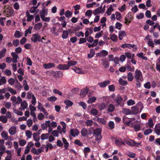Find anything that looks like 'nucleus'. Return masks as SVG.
I'll return each mask as SVG.
<instances>
[{"label":"nucleus","mask_w":160,"mask_h":160,"mask_svg":"<svg viewBox=\"0 0 160 160\" xmlns=\"http://www.w3.org/2000/svg\"><path fill=\"white\" fill-rule=\"evenodd\" d=\"M31 40L34 43L37 42H42L44 43H48V42L43 41L41 40V38L38 33H35L32 35V37L31 38Z\"/></svg>","instance_id":"1"},{"label":"nucleus","mask_w":160,"mask_h":160,"mask_svg":"<svg viewBox=\"0 0 160 160\" xmlns=\"http://www.w3.org/2000/svg\"><path fill=\"white\" fill-rule=\"evenodd\" d=\"M102 129L98 128L93 131L94 134L96 135V139L97 140H100L102 138L101 135Z\"/></svg>","instance_id":"2"},{"label":"nucleus","mask_w":160,"mask_h":160,"mask_svg":"<svg viewBox=\"0 0 160 160\" xmlns=\"http://www.w3.org/2000/svg\"><path fill=\"white\" fill-rule=\"evenodd\" d=\"M135 78L136 80H142V74L140 70L137 69L135 71Z\"/></svg>","instance_id":"3"},{"label":"nucleus","mask_w":160,"mask_h":160,"mask_svg":"<svg viewBox=\"0 0 160 160\" xmlns=\"http://www.w3.org/2000/svg\"><path fill=\"white\" fill-rule=\"evenodd\" d=\"M51 72L53 74V76L55 78H61L63 75V72L61 71H51Z\"/></svg>","instance_id":"4"},{"label":"nucleus","mask_w":160,"mask_h":160,"mask_svg":"<svg viewBox=\"0 0 160 160\" xmlns=\"http://www.w3.org/2000/svg\"><path fill=\"white\" fill-rule=\"evenodd\" d=\"M114 100L117 102V105L118 106L120 105L122 103L123 98L120 95L118 94L114 99Z\"/></svg>","instance_id":"5"},{"label":"nucleus","mask_w":160,"mask_h":160,"mask_svg":"<svg viewBox=\"0 0 160 160\" xmlns=\"http://www.w3.org/2000/svg\"><path fill=\"white\" fill-rule=\"evenodd\" d=\"M56 68L60 70H67L69 69V66L65 64H59Z\"/></svg>","instance_id":"6"},{"label":"nucleus","mask_w":160,"mask_h":160,"mask_svg":"<svg viewBox=\"0 0 160 160\" xmlns=\"http://www.w3.org/2000/svg\"><path fill=\"white\" fill-rule=\"evenodd\" d=\"M101 64L106 69L108 68L109 67V61L107 60L106 58L102 59L101 60Z\"/></svg>","instance_id":"7"},{"label":"nucleus","mask_w":160,"mask_h":160,"mask_svg":"<svg viewBox=\"0 0 160 160\" xmlns=\"http://www.w3.org/2000/svg\"><path fill=\"white\" fill-rule=\"evenodd\" d=\"M70 133L71 136L75 137L78 135L79 132L77 129H72L70 130Z\"/></svg>","instance_id":"8"},{"label":"nucleus","mask_w":160,"mask_h":160,"mask_svg":"<svg viewBox=\"0 0 160 160\" xmlns=\"http://www.w3.org/2000/svg\"><path fill=\"white\" fill-rule=\"evenodd\" d=\"M127 144L131 146H134L138 147L140 145V143L136 142L133 140H130L129 141H128L127 142Z\"/></svg>","instance_id":"9"},{"label":"nucleus","mask_w":160,"mask_h":160,"mask_svg":"<svg viewBox=\"0 0 160 160\" xmlns=\"http://www.w3.org/2000/svg\"><path fill=\"white\" fill-rule=\"evenodd\" d=\"M55 65L54 63H48L43 64V67L46 69H48L52 68L55 67Z\"/></svg>","instance_id":"10"},{"label":"nucleus","mask_w":160,"mask_h":160,"mask_svg":"<svg viewBox=\"0 0 160 160\" xmlns=\"http://www.w3.org/2000/svg\"><path fill=\"white\" fill-rule=\"evenodd\" d=\"M89 91V89L88 88L82 89L80 92V95L82 97H85L88 93Z\"/></svg>","instance_id":"11"},{"label":"nucleus","mask_w":160,"mask_h":160,"mask_svg":"<svg viewBox=\"0 0 160 160\" xmlns=\"http://www.w3.org/2000/svg\"><path fill=\"white\" fill-rule=\"evenodd\" d=\"M110 82L109 80L105 81L102 82H98V84L100 86V87L104 88L109 84Z\"/></svg>","instance_id":"12"},{"label":"nucleus","mask_w":160,"mask_h":160,"mask_svg":"<svg viewBox=\"0 0 160 160\" xmlns=\"http://www.w3.org/2000/svg\"><path fill=\"white\" fill-rule=\"evenodd\" d=\"M154 131L157 135H160V123H158L156 125L154 128Z\"/></svg>","instance_id":"13"},{"label":"nucleus","mask_w":160,"mask_h":160,"mask_svg":"<svg viewBox=\"0 0 160 160\" xmlns=\"http://www.w3.org/2000/svg\"><path fill=\"white\" fill-rule=\"evenodd\" d=\"M97 118V121L98 123L102 125H105L106 124V121L103 118H101L98 117H95Z\"/></svg>","instance_id":"14"},{"label":"nucleus","mask_w":160,"mask_h":160,"mask_svg":"<svg viewBox=\"0 0 160 160\" xmlns=\"http://www.w3.org/2000/svg\"><path fill=\"white\" fill-rule=\"evenodd\" d=\"M65 18L64 16L61 17L58 19L59 21H61L63 23H61V25L63 28H65L67 22L65 21Z\"/></svg>","instance_id":"15"},{"label":"nucleus","mask_w":160,"mask_h":160,"mask_svg":"<svg viewBox=\"0 0 160 160\" xmlns=\"http://www.w3.org/2000/svg\"><path fill=\"white\" fill-rule=\"evenodd\" d=\"M21 107L19 109L22 111L27 108L28 104L26 101H24L21 103Z\"/></svg>","instance_id":"16"},{"label":"nucleus","mask_w":160,"mask_h":160,"mask_svg":"<svg viewBox=\"0 0 160 160\" xmlns=\"http://www.w3.org/2000/svg\"><path fill=\"white\" fill-rule=\"evenodd\" d=\"M102 6H100V7L98 8L97 9H95L93 11V13L94 15H96L98 14H99L101 12H102Z\"/></svg>","instance_id":"17"},{"label":"nucleus","mask_w":160,"mask_h":160,"mask_svg":"<svg viewBox=\"0 0 160 160\" xmlns=\"http://www.w3.org/2000/svg\"><path fill=\"white\" fill-rule=\"evenodd\" d=\"M115 109V106L112 104H109L108 106L107 111L108 112H112Z\"/></svg>","instance_id":"18"},{"label":"nucleus","mask_w":160,"mask_h":160,"mask_svg":"<svg viewBox=\"0 0 160 160\" xmlns=\"http://www.w3.org/2000/svg\"><path fill=\"white\" fill-rule=\"evenodd\" d=\"M16 127L13 126L10 128L9 130V132L11 135L15 134L16 132Z\"/></svg>","instance_id":"19"},{"label":"nucleus","mask_w":160,"mask_h":160,"mask_svg":"<svg viewBox=\"0 0 160 160\" xmlns=\"http://www.w3.org/2000/svg\"><path fill=\"white\" fill-rule=\"evenodd\" d=\"M11 54L13 59V60L12 61L13 62L15 63L17 62V58H18V55L14 52L12 53Z\"/></svg>","instance_id":"20"},{"label":"nucleus","mask_w":160,"mask_h":160,"mask_svg":"<svg viewBox=\"0 0 160 160\" xmlns=\"http://www.w3.org/2000/svg\"><path fill=\"white\" fill-rule=\"evenodd\" d=\"M48 9H42V11L40 12V14L41 18H43V16L47 15L48 14Z\"/></svg>","instance_id":"21"},{"label":"nucleus","mask_w":160,"mask_h":160,"mask_svg":"<svg viewBox=\"0 0 160 160\" xmlns=\"http://www.w3.org/2000/svg\"><path fill=\"white\" fill-rule=\"evenodd\" d=\"M132 110L131 111V115H136L137 114L138 112V109L136 107L133 106L131 108Z\"/></svg>","instance_id":"22"},{"label":"nucleus","mask_w":160,"mask_h":160,"mask_svg":"<svg viewBox=\"0 0 160 160\" xmlns=\"http://www.w3.org/2000/svg\"><path fill=\"white\" fill-rule=\"evenodd\" d=\"M95 54V51L93 49H91L90 51V53L88 55V57L89 58L93 57Z\"/></svg>","instance_id":"23"},{"label":"nucleus","mask_w":160,"mask_h":160,"mask_svg":"<svg viewBox=\"0 0 160 160\" xmlns=\"http://www.w3.org/2000/svg\"><path fill=\"white\" fill-rule=\"evenodd\" d=\"M126 34L124 31H119V38L120 40H122L123 37L125 36Z\"/></svg>","instance_id":"24"},{"label":"nucleus","mask_w":160,"mask_h":160,"mask_svg":"<svg viewBox=\"0 0 160 160\" xmlns=\"http://www.w3.org/2000/svg\"><path fill=\"white\" fill-rule=\"evenodd\" d=\"M62 141L63 142V143L64 144V147L65 148V149H67L69 146V144L67 142V140L64 138H62Z\"/></svg>","instance_id":"25"},{"label":"nucleus","mask_w":160,"mask_h":160,"mask_svg":"<svg viewBox=\"0 0 160 160\" xmlns=\"http://www.w3.org/2000/svg\"><path fill=\"white\" fill-rule=\"evenodd\" d=\"M64 103L66 105V108H67L72 106L73 104V103L69 100H65L64 102Z\"/></svg>","instance_id":"26"},{"label":"nucleus","mask_w":160,"mask_h":160,"mask_svg":"<svg viewBox=\"0 0 160 160\" xmlns=\"http://www.w3.org/2000/svg\"><path fill=\"white\" fill-rule=\"evenodd\" d=\"M81 133L82 136L83 137H86L88 133V130L86 128H83L81 130Z\"/></svg>","instance_id":"27"},{"label":"nucleus","mask_w":160,"mask_h":160,"mask_svg":"<svg viewBox=\"0 0 160 160\" xmlns=\"http://www.w3.org/2000/svg\"><path fill=\"white\" fill-rule=\"evenodd\" d=\"M122 112L125 114L126 115H131V110L129 109L126 108H123L122 109Z\"/></svg>","instance_id":"28"},{"label":"nucleus","mask_w":160,"mask_h":160,"mask_svg":"<svg viewBox=\"0 0 160 160\" xmlns=\"http://www.w3.org/2000/svg\"><path fill=\"white\" fill-rule=\"evenodd\" d=\"M14 87L19 90H20L22 88V87L18 80L17 81L16 84L14 85Z\"/></svg>","instance_id":"29"},{"label":"nucleus","mask_w":160,"mask_h":160,"mask_svg":"<svg viewBox=\"0 0 160 160\" xmlns=\"http://www.w3.org/2000/svg\"><path fill=\"white\" fill-rule=\"evenodd\" d=\"M134 77L131 72H129L127 74V79L129 81H132L133 80Z\"/></svg>","instance_id":"30"},{"label":"nucleus","mask_w":160,"mask_h":160,"mask_svg":"<svg viewBox=\"0 0 160 160\" xmlns=\"http://www.w3.org/2000/svg\"><path fill=\"white\" fill-rule=\"evenodd\" d=\"M6 51V49L5 48L1 50L0 52V59L2 58L5 56Z\"/></svg>","instance_id":"31"},{"label":"nucleus","mask_w":160,"mask_h":160,"mask_svg":"<svg viewBox=\"0 0 160 160\" xmlns=\"http://www.w3.org/2000/svg\"><path fill=\"white\" fill-rule=\"evenodd\" d=\"M49 134L48 133H46V134H42L41 136V139L42 140L44 139H47L49 137Z\"/></svg>","instance_id":"32"},{"label":"nucleus","mask_w":160,"mask_h":160,"mask_svg":"<svg viewBox=\"0 0 160 160\" xmlns=\"http://www.w3.org/2000/svg\"><path fill=\"white\" fill-rule=\"evenodd\" d=\"M94 122L92 120H87L85 122V124L88 127L92 126Z\"/></svg>","instance_id":"33"},{"label":"nucleus","mask_w":160,"mask_h":160,"mask_svg":"<svg viewBox=\"0 0 160 160\" xmlns=\"http://www.w3.org/2000/svg\"><path fill=\"white\" fill-rule=\"evenodd\" d=\"M128 48L129 49L133 48V50L135 52L136 51L137 49V47L134 44H128Z\"/></svg>","instance_id":"34"},{"label":"nucleus","mask_w":160,"mask_h":160,"mask_svg":"<svg viewBox=\"0 0 160 160\" xmlns=\"http://www.w3.org/2000/svg\"><path fill=\"white\" fill-rule=\"evenodd\" d=\"M46 143H47V145L45 147V148H46V152H47L49 148V149L51 150L53 148V147L51 143L48 142H46Z\"/></svg>","instance_id":"35"},{"label":"nucleus","mask_w":160,"mask_h":160,"mask_svg":"<svg viewBox=\"0 0 160 160\" xmlns=\"http://www.w3.org/2000/svg\"><path fill=\"white\" fill-rule=\"evenodd\" d=\"M7 90L9 91L12 94L15 95L17 93V92L13 89L9 87H8L7 88Z\"/></svg>","instance_id":"36"},{"label":"nucleus","mask_w":160,"mask_h":160,"mask_svg":"<svg viewBox=\"0 0 160 160\" xmlns=\"http://www.w3.org/2000/svg\"><path fill=\"white\" fill-rule=\"evenodd\" d=\"M42 26V24L41 23H38L35 25L34 27V29L36 30H38L41 28Z\"/></svg>","instance_id":"37"},{"label":"nucleus","mask_w":160,"mask_h":160,"mask_svg":"<svg viewBox=\"0 0 160 160\" xmlns=\"http://www.w3.org/2000/svg\"><path fill=\"white\" fill-rule=\"evenodd\" d=\"M119 82L121 85L123 86L126 85L128 83L127 81L124 80L121 78H120L119 79Z\"/></svg>","instance_id":"38"},{"label":"nucleus","mask_w":160,"mask_h":160,"mask_svg":"<svg viewBox=\"0 0 160 160\" xmlns=\"http://www.w3.org/2000/svg\"><path fill=\"white\" fill-rule=\"evenodd\" d=\"M68 30H63L62 34V37L63 39H66L68 37Z\"/></svg>","instance_id":"39"},{"label":"nucleus","mask_w":160,"mask_h":160,"mask_svg":"<svg viewBox=\"0 0 160 160\" xmlns=\"http://www.w3.org/2000/svg\"><path fill=\"white\" fill-rule=\"evenodd\" d=\"M8 119L6 117L3 115L0 116V121L2 122L3 123H5L7 122Z\"/></svg>","instance_id":"40"},{"label":"nucleus","mask_w":160,"mask_h":160,"mask_svg":"<svg viewBox=\"0 0 160 160\" xmlns=\"http://www.w3.org/2000/svg\"><path fill=\"white\" fill-rule=\"evenodd\" d=\"M38 109H39L40 111H42V112H44V111L46 110L42 106L41 103L38 102Z\"/></svg>","instance_id":"41"},{"label":"nucleus","mask_w":160,"mask_h":160,"mask_svg":"<svg viewBox=\"0 0 160 160\" xmlns=\"http://www.w3.org/2000/svg\"><path fill=\"white\" fill-rule=\"evenodd\" d=\"M106 104L104 103H101L99 105V108L100 110H102L105 109L106 107Z\"/></svg>","instance_id":"42"},{"label":"nucleus","mask_w":160,"mask_h":160,"mask_svg":"<svg viewBox=\"0 0 160 160\" xmlns=\"http://www.w3.org/2000/svg\"><path fill=\"white\" fill-rule=\"evenodd\" d=\"M1 136L2 138H3L5 140L8 139V133H6L5 131H3L1 133Z\"/></svg>","instance_id":"43"},{"label":"nucleus","mask_w":160,"mask_h":160,"mask_svg":"<svg viewBox=\"0 0 160 160\" xmlns=\"http://www.w3.org/2000/svg\"><path fill=\"white\" fill-rule=\"evenodd\" d=\"M123 122L127 126H129L130 125V123L132 122V121L131 120H129L127 121L125 118H122Z\"/></svg>","instance_id":"44"},{"label":"nucleus","mask_w":160,"mask_h":160,"mask_svg":"<svg viewBox=\"0 0 160 160\" xmlns=\"http://www.w3.org/2000/svg\"><path fill=\"white\" fill-rule=\"evenodd\" d=\"M98 111L97 109L92 108L90 111V113L93 115L95 116L97 115Z\"/></svg>","instance_id":"45"},{"label":"nucleus","mask_w":160,"mask_h":160,"mask_svg":"<svg viewBox=\"0 0 160 160\" xmlns=\"http://www.w3.org/2000/svg\"><path fill=\"white\" fill-rule=\"evenodd\" d=\"M133 129L135 131L138 132L140 130V126L139 124H135L133 126Z\"/></svg>","instance_id":"46"},{"label":"nucleus","mask_w":160,"mask_h":160,"mask_svg":"<svg viewBox=\"0 0 160 160\" xmlns=\"http://www.w3.org/2000/svg\"><path fill=\"white\" fill-rule=\"evenodd\" d=\"M113 9L112 8V5H111L109 8H108L106 12V13L108 15H110L111 14V12L113 10Z\"/></svg>","instance_id":"47"},{"label":"nucleus","mask_w":160,"mask_h":160,"mask_svg":"<svg viewBox=\"0 0 160 160\" xmlns=\"http://www.w3.org/2000/svg\"><path fill=\"white\" fill-rule=\"evenodd\" d=\"M96 100V98L94 97H93L88 100L87 102L88 103H92L94 102Z\"/></svg>","instance_id":"48"},{"label":"nucleus","mask_w":160,"mask_h":160,"mask_svg":"<svg viewBox=\"0 0 160 160\" xmlns=\"http://www.w3.org/2000/svg\"><path fill=\"white\" fill-rule=\"evenodd\" d=\"M32 28V26H30L25 31V36L26 37L27 34L28 33H31V30Z\"/></svg>","instance_id":"49"},{"label":"nucleus","mask_w":160,"mask_h":160,"mask_svg":"<svg viewBox=\"0 0 160 160\" xmlns=\"http://www.w3.org/2000/svg\"><path fill=\"white\" fill-rule=\"evenodd\" d=\"M77 63V62L76 61H70L68 62V65L69 66V68L71 66L74 65H76Z\"/></svg>","instance_id":"50"},{"label":"nucleus","mask_w":160,"mask_h":160,"mask_svg":"<svg viewBox=\"0 0 160 160\" xmlns=\"http://www.w3.org/2000/svg\"><path fill=\"white\" fill-rule=\"evenodd\" d=\"M148 125L149 128H152L153 127L154 124L152 119H149L148 121Z\"/></svg>","instance_id":"51"},{"label":"nucleus","mask_w":160,"mask_h":160,"mask_svg":"<svg viewBox=\"0 0 160 160\" xmlns=\"http://www.w3.org/2000/svg\"><path fill=\"white\" fill-rule=\"evenodd\" d=\"M79 104L80 106H81L84 109H85L87 108V106L86 103L83 102H79Z\"/></svg>","instance_id":"52"},{"label":"nucleus","mask_w":160,"mask_h":160,"mask_svg":"<svg viewBox=\"0 0 160 160\" xmlns=\"http://www.w3.org/2000/svg\"><path fill=\"white\" fill-rule=\"evenodd\" d=\"M110 39L113 41L115 42L117 39V37L115 34H113L111 35Z\"/></svg>","instance_id":"53"},{"label":"nucleus","mask_w":160,"mask_h":160,"mask_svg":"<svg viewBox=\"0 0 160 160\" xmlns=\"http://www.w3.org/2000/svg\"><path fill=\"white\" fill-rule=\"evenodd\" d=\"M108 125L110 129H112L114 128V124L112 121H110L109 122Z\"/></svg>","instance_id":"54"},{"label":"nucleus","mask_w":160,"mask_h":160,"mask_svg":"<svg viewBox=\"0 0 160 160\" xmlns=\"http://www.w3.org/2000/svg\"><path fill=\"white\" fill-rule=\"evenodd\" d=\"M6 82V80L4 77H2L1 79H0V86L2 85V83L4 84Z\"/></svg>","instance_id":"55"},{"label":"nucleus","mask_w":160,"mask_h":160,"mask_svg":"<svg viewBox=\"0 0 160 160\" xmlns=\"http://www.w3.org/2000/svg\"><path fill=\"white\" fill-rule=\"evenodd\" d=\"M116 16V19L118 21H119L121 18L122 16L121 13L118 12H116L115 13Z\"/></svg>","instance_id":"56"},{"label":"nucleus","mask_w":160,"mask_h":160,"mask_svg":"<svg viewBox=\"0 0 160 160\" xmlns=\"http://www.w3.org/2000/svg\"><path fill=\"white\" fill-rule=\"evenodd\" d=\"M152 131L151 129L149 128L146 130L144 132V134L145 135H147L149 134L150 133H151L152 132Z\"/></svg>","instance_id":"57"},{"label":"nucleus","mask_w":160,"mask_h":160,"mask_svg":"<svg viewBox=\"0 0 160 160\" xmlns=\"http://www.w3.org/2000/svg\"><path fill=\"white\" fill-rule=\"evenodd\" d=\"M19 40L18 39L13 40L12 41V44L14 46L17 47L19 44Z\"/></svg>","instance_id":"58"},{"label":"nucleus","mask_w":160,"mask_h":160,"mask_svg":"<svg viewBox=\"0 0 160 160\" xmlns=\"http://www.w3.org/2000/svg\"><path fill=\"white\" fill-rule=\"evenodd\" d=\"M86 38H81L79 39V42H78L79 44H81L84 43L86 42L87 39Z\"/></svg>","instance_id":"59"},{"label":"nucleus","mask_w":160,"mask_h":160,"mask_svg":"<svg viewBox=\"0 0 160 160\" xmlns=\"http://www.w3.org/2000/svg\"><path fill=\"white\" fill-rule=\"evenodd\" d=\"M135 104V102L134 100L132 99L129 100L127 102V104L128 106L132 105Z\"/></svg>","instance_id":"60"},{"label":"nucleus","mask_w":160,"mask_h":160,"mask_svg":"<svg viewBox=\"0 0 160 160\" xmlns=\"http://www.w3.org/2000/svg\"><path fill=\"white\" fill-rule=\"evenodd\" d=\"M47 99L50 101L53 102L57 100V98L54 96H52L48 98Z\"/></svg>","instance_id":"61"},{"label":"nucleus","mask_w":160,"mask_h":160,"mask_svg":"<svg viewBox=\"0 0 160 160\" xmlns=\"http://www.w3.org/2000/svg\"><path fill=\"white\" fill-rule=\"evenodd\" d=\"M75 35L77 37H80L81 36L82 37L84 36V33L82 32H76L75 34Z\"/></svg>","instance_id":"62"},{"label":"nucleus","mask_w":160,"mask_h":160,"mask_svg":"<svg viewBox=\"0 0 160 160\" xmlns=\"http://www.w3.org/2000/svg\"><path fill=\"white\" fill-rule=\"evenodd\" d=\"M26 134L27 137L28 138H30L31 137L32 132L30 130H27L26 132Z\"/></svg>","instance_id":"63"},{"label":"nucleus","mask_w":160,"mask_h":160,"mask_svg":"<svg viewBox=\"0 0 160 160\" xmlns=\"http://www.w3.org/2000/svg\"><path fill=\"white\" fill-rule=\"evenodd\" d=\"M122 26V24L118 22H117L115 24V28L119 30L121 29V27Z\"/></svg>","instance_id":"64"}]
</instances>
